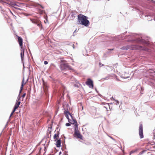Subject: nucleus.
I'll use <instances>...</instances> for the list:
<instances>
[{
  "label": "nucleus",
  "instance_id": "obj_24",
  "mask_svg": "<svg viewBox=\"0 0 155 155\" xmlns=\"http://www.w3.org/2000/svg\"><path fill=\"white\" fill-rule=\"evenodd\" d=\"M26 95V93H24L22 95V97L23 98L24 97H25V96Z\"/></svg>",
  "mask_w": 155,
  "mask_h": 155
},
{
  "label": "nucleus",
  "instance_id": "obj_27",
  "mask_svg": "<svg viewBox=\"0 0 155 155\" xmlns=\"http://www.w3.org/2000/svg\"><path fill=\"white\" fill-rule=\"evenodd\" d=\"M132 41V40H129L128 41Z\"/></svg>",
  "mask_w": 155,
  "mask_h": 155
},
{
  "label": "nucleus",
  "instance_id": "obj_8",
  "mask_svg": "<svg viewBox=\"0 0 155 155\" xmlns=\"http://www.w3.org/2000/svg\"><path fill=\"white\" fill-rule=\"evenodd\" d=\"M16 37L18 39V41L19 45L21 49L23 48V39L21 37L16 35Z\"/></svg>",
  "mask_w": 155,
  "mask_h": 155
},
{
  "label": "nucleus",
  "instance_id": "obj_12",
  "mask_svg": "<svg viewBox=\"0 0 155 155\" xmlns=\"http://www.w3.org/2000/svg\"><path fill=\"white\" fill-rule=\"evenodd\" d=\"M130 47L129 46H124L122 47L120 49L122 50H127L130 49Z\"/></svg>",
  "mask_w": 155,
  "mask_h": 155
},
{
  "label": "nucleus",
  "instance_id": "obj_17",
  "mask_svg": "<svg viewBox=\"0 0 155 155\" xmlns=\"http://www.w3.org/2000/svg\"><path fill=\"white\" fill-rule=\"evenodd\" d=\"M59 136V134L58 133L57 134H55L54 135V139L56 141L57 138Z\"/></svg>",
  "mask_w": 155,
  "mask_h": 155
},
{
  "label": "nucleus",
  "instance_id": "obj_9",
  "mask_svg": "<svg viewBox=\"0 0 155 155\" xmlns=\"http://www.w3.org/2000/svg\"><path fill=\"white\" fill-rule=\"evenodd\" d=\"M24 79H25V78H23V80H22L21 84V88H20V93L21 92V91H22V89H23L24 85L26 83V82L28 80V78H27L26 80V81H24Z\"/></svg>",
  "mask_w": 155,
  "mask_h": 155
},
{
  "label": "nucleus",
  "instance_id": "obj_19",
  "mask_svg": "<svg viewBox=\"0 0 155 155\" xmlns=\"http://www.w3.org/2000/svg\"><path fill=\"white\" fill-rule=\"evenodd\" d=\"M0 3H2L3 5H5L6 3L4 2L3 0H0Z\"/></svg>",
  "mask_w": 155,
  "mask_h": 155
},
{
  "label": "nucleus",
  "instance_id": "obj_21",
  "mask_svg": "<svg viewBox=\"0 0 155 155\" xmlns=\"http://www.w3.org/2000/svg\"><path fill=\"white\" fill-rule=\"evenodd\" d=\"M15 110H15L14 109L12 111V112L11 114H10V117H11L13 115L14 112L15 111Z\"/></svg>",
  "mask_w": 155,
  "mask_h": 155
},
{
  "label": "nucleus",
  "instance_id": "obj_4",
  "mask_svg": "<svg viewBox=\"0 0 155 155\" xmlns=\"http://www.w3.org/2000/svg\"><path fill=\"white\" fill-rule=\"evenodd\" d=\"M74 136L77 138H78L81 139H82L83 136L80 133L79 130L74 131Z\"/></svg>",
  "mask_w": 155,
  "mask_h": 155
},
{
  "label": "nucleus",
  "instance_id": "obj_16",
  "mask_svg": "<svg viewBox=\"0 0 155 155\" xmlns=\"http://www.w3.org/2000/svg\"><path fill=\"white\" fill-rule=\"evenodd\" d=\"M21 58L22 60L23 59V58L24 55V51H22L20 54Z\"/></svg>",
  "mask_w": 155,
  "mask_h": 155
},
{
  "label": "nucleus",
  "instance_id": "obj_3",
  "mask_svg": "<svg viewBox=\"0 0 155 155\" xmlns=\"http://www.w3.org/2000/svg\"><path fill=\"white\" fill-rule=\"evenodd\" d=\"M68 120L69 122L72 124H74V131L78 130V124L76 120L74 119L72 116V118H71V119H70L69 117H68Z\"/></svg>",
  "mask_w": 155,
  "mask_h": 155
},
{
  "label": "nucleus",
  "instance_id": "obj_30",
  "mask_svg": "<svg viewBox=\"0 0 155 155\" xmlns=\"http://www.w3.org/2000/svg\"><path fill=\"white\" fill-rule=\"evenodd\" d=\"M116 79H117V80H118H118H118V78H116Z\"/></svg>",
  "mask_w": 155,
  "mask_h": 155
},
{
  "label": "nucleus",
  "instance_id": "obj_29",
  "mask_svg": "<svg viewBox=\"0 0 155 155\" xmlns=\"http://www.w3.org/2000/svg\"><path fill=\"white\" fill-rule=\"evenodd\" d=\"M41 12V14H42V13H43V11H42Z\"/></svg>",
  "mask_w": 155,
  "mask_h": 155
},
{
  "label": "nucleus",
  "instance_id": "obj_18",
  "mask_svg": "<svg viewBox=\"0 0 155 155\" xmlns=\"http://www.w3.org/2000/svg\"><path fill=\"white\" fill-rule=\"evenodd\" d=\"M138 150H139L138 149H137V148L133 150H132V151H131L130 153H134L137 152V151H138Z\"/></svg>",
  "mask_w": 155,
  "mask_h": 155
},
{
  "label": "nucleus",
  "instance_id": "obj_28",
  "mask_svg": "<svg viewBox=\"0 0 155 155\" xmlns=\"http://www.w3.org/2000/svg\"><path fill=\"white\" fill-rule=\"evenodd\" d=\"M99 65H101V63H99Z\"/></svg>",
  "mask_w": 155,
  "mask_h": 155
},
{
  "label": "nucleus",
  "instance_id": "obj_6",
  "mask_svg": "<svg viewBox=\"0 0 155 155\" xmlns=\"http://www.w3.org/2000/svg\"><path fill=\"white\" fill-rule=\"evenodd\" d=\"M86 84L88 85L90 88L93 87L94 86L93 81L90 78L87 80V81L86 82Z\"/></svg>",
  "mask_w": 155,
  "mask_h": 155
},
{
  "label": "nucleus",
  "instance_id": "obj_26",
  "mask_svg": "<svg viewBox=\"0 0 155 155\" xmlns=\"http://www.w3.org/2000/svg\"><path fill=\"white\" fill-rule=\"evenodd\" d=\"M39 5L41 6V7L42 8H44V7H43L42 6H41V5Z\"/></svg>",
  "mask_w": 155,
  "mask_h": 155
},
{
  "label": "nucleus",
  "instance_id": "obj_11",
  "mask_svg": "<svg viewBox=\"0 0 155 155\" xmlns=\"http://www.w3.org/2000/svg\"><path fill=\"white\" fill-rule=\"evenodd\" d=\"M20 100V97H19L18 98V101H17V103L15 104V107H14V109L16 110L17 109L20 105L21 102L19 101Z\"/></svg>",
  "mask_w": 155,
  "mask_h": 155
},
{
  "label": "nucleus",
  "instance_id": "obj_5",
  "mask_svg": "<svg viewBox=\"0 0 155 155\" xmlns=\"http://www.w3.org/2000/svg\"><path fill=\"white\" fill-rule=\"evenodd\" d=\"M139 135L140 138H142L143 137V127L142 124H140L139 127Z\"/></svg>",
  "mask_w": 155,
  "mask_h": 155
},
{
  "label": "nucleus",
  "instance_id": "obj_22",
  "mask_svg": "<svg viewBox=\"0 0 155 155\" xmlns=\"http://www.w3.org/2000/svg\"><path fill=\"white\" fill-rule=\"evenodd\" d=\"M71 125V124L70 123H67L66 124V126H69Z\"/></svg>",
  "mask_w": 155,
  "mask_h": 155
},
{
  "label": "nucleus",
  "instance_id": "obj_7",
  "mask_svg": "<svg viewBox=\"0 0 155 155\" xmlns=\"http://www.w3.org/2000/svg\"><path fill=\"white\" fill-rule=\"evenodd\" d=\"M11 5L14 8L16 9H18L19 8H17L18 7H20L21 4L19 3L18 2H12L11 3Z\"/></svg>",
  "mask_w": 155,
  "mask_h": 155
},
{
  "label": "nucleus",
  "instance_id": "obj_31",
  "mask_svg": "<svg viewBox=\"0 0 155 155\" xmlns=\"http://www.w3.org/2000/svg\"><path fill=\"white\" fill-rule=\"evenodd\" d=\"M0 8H2V7H1V6H0Z\"/></svg>",
  "mask_w": 155,
  "mask_h": 155
},
{
  "label": "nucleus",
  "instance_id": "obj_25",
  "mask_svg": "<svg viewBox=\"0 0 155 155\" xmlns=\"http://www.w3.org/2000/svg\"><path fill=\"white\" fill-rule=\"evenodd\" d=\"M44 64L46 65L48 64V62L47 61H45L44 62Z\"/></svg>",
  "mask_w": 155,
  "mask_h": 155
},
{
  "label": "nucleus",
  "instance_id": "obj_23",
  "mask_svg": "<svg viewBox=\"0 0 155 155\" xmlns=\"http://www.w3.org/2000/svg\"><path fill=\"white\" fill-rule=\"evenodd\" d=\"M61 67H66V65L65 64H62L61 65Z\"/></svg>",
  "mask_w": 155,
  "mask_h": 155
},
{
  "label": "nucleus",
  "instance_id": "obj_10",
  "mask_svg": "<svg viewBox=\"0 0 155 155\" xmlns=\"http://www.w3.org/2000/svg\"><path fill=\"white\" fill-rule=\"evenodd\" d=\"M43 82V89L45 92L46 94L47 92L48 86L46 83H45L44 80L42 79Z\"/></svg>",
  "mask_w": 155,
  "mask_h": 155
},
{
  "label": "nucleus",
  "instance_id": "obj_2",
  "mask_svg": "<svg viewBox=\"0 0 155 155\" xmlns=\"http://www.w3.org/2000/svg\"><path fill=\"white\" fill-rule=\"evenodd\" d=\"M63 108L65 110L64 111V114L66 118L68 119V114L70 116L71 118H72V115H71L68 111V109L69 108V105L68 104H65L64 105L63 104Z\"/></svg>",
  "mask_w": 155,
  "mask_h": 155
},
{
  "label": "nucleus",
  "instance_id": "obj_32",
  "mask_svg": "<svg viewBox=\"0 0 155 155\" xmlns=\"http://www.w3.org/2000/svg\"><path fill=\"white\" fill-rule=\"evenodd\" d=\"M104 65L103 64H102V66H103Z\"/></svg>",
  "mask_w": 155,
  "mask_h": 155
},
{
  "label": "nucleus",
  "instance_id": "obj_14",
  "mask_svg": "<svg viewBox=\"0 0 155 155\" xmlns=\"http://www.w3.org/2000/svg\"><path fill=\"white\" fill-rule=\"evenodd\" d=\"M36 24L39 27H41V29L42 28V25H41V22L39 20L38 21V22H37V23Z\"/></svg>",
  "mask_w": 155,
  "mask_h": 155
},
{
  "label": "nucleus",
  "instance_id": "obj_1",
  "mask_svg": "<svg viewBox=\"0 0 155 155\" xmlns=\"http://www.w3.org/2000/svg\"><path fill=\"white\" fill-rule=\"evenodd\" d=\"M78 22L80 24L87 27L90 25V22L87 20V17L81 14L78 15Z\"/></svg>",
  "mask_w": 155,
  "mask_h": 155
},
{
  "label": "nucleus",
  "instance_id": "obj_20",
  "mask_svg": "<svg viewBox=\"0 0 155 155\" xmlns=\"http://www.w3.org/2000/svg\"><path fill=\"white\" fill-rule=\"evenodd\" d=\"M146 151L145 150H142L141 152L139 153V154L138 155H141L142 154H143L144 152H145Z\"/></svg>",
  "mask_w": 155,
  "mask_h": 155
},
{
  "label": "nucleus",
  "instance_id": "obj_13",
  "mask_svg": "<svg viewBox=\"0 0 155 155\" xmlns=\"http://www.w3.org/2000/svg\"><path fill=\"white\" fill-rule=\"evenodd\" d=\"M56 146L57 147H59L61 145V140H58L56 144Z\"/></svg>",
  "mask_w": 155,
  "mask_h": 155
},
{
  "label": "nucleus",
  "instance_id": "obj_15",
  "mask_svg": "<svg viewBox=\"0 0 155 155\" xmlns=\"http://www.w3.org/2000/svg\"><path fill=\"white\" fill-rule=\"evenodd\" d=\"M30 20L34 24H36L38 21H39L38 20H37L35 19H31Z\"/></svg>",
  "mask_w": 155,
  "mask_h": 155
}]
</instances>
